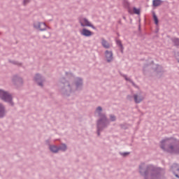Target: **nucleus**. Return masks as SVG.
Returning a JSON list of instances; mask_svg holds the SVG:
<instances>
[{"mask_svg": "<svg viewBox=\"0 0 179 179\" xmlns=\"http://www.w3.org/2000/svg\"><path fill=\"white\" fill-rule=\"evenodd\" d=\"M75 87L65 78L60 79V92L63 96H71V93L75 92H82L83 90V78L76 77L73 81Z\"/></svg>", "mask_w": 179, "mask_h": 179, "instance_id": "1", "label": "nucleus"}, {"mask_svg": "<svg viewBox=\"0 0 179 179\" xmlns=\"http://www.w3.org/2000/svg\"><path fill=\"white\" fill-rule=\"evenodd\" d=\"M139 173L144 179H162L163 169L152 164L145 166L143 163L138 166Z\"/></svg>", "mask_w": 179, "mask_h": 179, "instance_id": "2", "label": "nucleus"}, {"mask_svg": "<svg viewBox=\"0 0 179 179\" xmlns=\"http://www.w3.org/2000/svg\"><path fill=\"white\" fill-rule=\"evenodd\" d=\"M160 148L164 152L179 156V140L176 138H167L162 140Z\"/></svg>", "mask_w": 179, "mask_h": 179, "instance_id": "3", "label": "nucleus"}, {"mask_svg": "<svg viewBox=\"0 0 179 179\" xmlns=\"http://www.w3.org/2000/svg\"><path fill=\"white\" fill-rule=\"evenodd\" d=\"M101 111H103L101 106H98L95 110V113H96L99 117V120L96 121V134L98 136H100L101 132L110 125V120H108L107 115Z\"/></svg>", "mask_w": 179, "mask_h": 179, "instance_id": "4", "label": "nucleus"}, {"mask_svg": "<svg viewBox=\"0 0 179 179\" xmlns=\"http://www.w3.org/2000/svg\"><path fill=\"white\" fill-rule=\"evenodd\" d=\"M0 99L6 103H8L10 106H13V98L12 94L8 92V91L0 89Z\"/></svg>", "mask_w": 179, "mask_h": 179, "instance_id": "5", "label": "nucleus"}, {"mask_svg": "<svg viewBox=\"0 0 179 179\" xmlns=\"http://www.w3.org/2000/svg\"><path fill=\"white\" fill-rule=\"evenodd\" d=\"M79 23L80 24V26L82 27H92L94 30H96V27L93 25L87 18H80L79 19Z\"/></svg>", "mask_w": 179, "mask_h": 179, "instance_id": "6", "label": "nucleus"}, {"mask_svg": "<svg viewBox=\"0 0 179 179\" xmlns=\"http://www.w3.org/2000/svg\"><path fill=\"white\" fill-rule=\"evenodd\" d=\"M170 171L173 173V174L176 177V178H179V164L177 163L173 164L170 167Z\"/></svg>", "mask_w": 179, "mask_h": 179, "instance_id": "7", "label": "nucleus"}, {"mask_svg": "<svg viewBox=\"0 0 179 179\" xmlns=\"http://www.w3.org/2000/svg\"><path fill=\"white\" fill-rule=\"evenodd\" d=\"M34 79L35 82L37 83L38 86L43 87V83L44 80H45L44 77L41 76L40 73H36Z\"/></svg>", "mask_w": 179, "mask_h": 179, "instance_id": "8", "label": "nucleus"}, {"mask_svg": "<svg viewBox=\"0 0 179 179\" xmlns=\"http://www.w3.org/2000/svg\"><path fill=\"white\" fill-rule=\"evenodd\" d=\"M13 83L15 86L19 87L23 85V78H22V77H19V76H13Z\"/></svg>", "mask_w": 179, "mask_h": 179, "instance_id": "9", "label": "nucleus"}, {"mask_svg": "<svg viewBox=\"0 0 179 179\" xmlns=\"http://www.w3.org/2000/svg\"><path fill=\"white\" fill-rule=\"evenodd\" d=\"M144 99L145 96L141 93L134 94V100L136 104H139V103L143 101Z\"/></svg>", "mask_w": 179, "mask_h": 179, "instance_id": "10", "label": "nucleus"}, {"mask_svg": "<svg viewBox=\"0 0 179 179\" xmlns=\"http://www.w3.org/2000/svg\"><path fill=\"white\" fill-rule=\"evenodd\" d=\"M34 27L35 29H39L41 31H44L46 30L47 25L44 22H35L34 23Z\"/></svg>", "mask_w": 179, "mask_h": 179, "instance_id": "11", "label": "nucleus"}, {"mask_svg": "<svg viewBox=\"0 0 179 179\" xmlns=\"http://www.w3.org/2000/svg\"><path fill=\"white\" fill-rule=\"evenodd\" d=\"M81 36H84V37H91V36H93V32L86 28H83L80 31Z\"/></svg>", "mask_w": 179, "mask_h": 179, "instance_id": "12", "label": "nucleus"}, {"mask_svg": "<svg viewBox=\"0 0 179 179\" xmlns=\"http://www.w3.org/2000/svg\"><path fill=\"white\" fill-rule=\"evenodd\" d=\"M152 68V70L154 71V72H156V73L157 75H159V73H162L163 72V67L161 65L153 64Z\"/></svg>", "mask_w": 179, "mask_h": 179, "instance_id": "13", "label": "nucleus"}, {"mask_svg": "<svg viewBox=\"0 0 179 179\" xmlns=\"http://www.w3.org/2000/svg\"><path fill=\"white\" fill-rule=\"evenodd\" d=\"M6 116V108L5 106L0 103V120Z\"/></svg>", "mask_w": 179, "mask_h": 179, "instance_id": "14", "label": "nucleus"}, {"mask_svg": "<svg viewBox=\"0 0 179 179\" xmlns=\"http://www.w3.org/2000/svg\"><path fill=\"white\" fill-rule=\"evenodd\" d=\"M105 57L107 62H111L113 61V52L110 50H106Z\"/></svg>", "mask_w": 179, "mask_h": 179, "instance_id": "15", "label": "nucleus"}, {"mask_svg": "<svg viewBox=\"0 0 179 179\" xmlns=\"http://www.w3.org/2000/svg\"><path fill=\"white\" fill-rule=\"evenodd\" d=\"M123 5H124V8H126V9H128L129 13L132 15L133 13H132V10H131L129 2H128V1H127V0H124V1H123Z\"/></svg>", "mask_w": 179, "mask_h": 179, "instance_id": "16", "label": "nucleus"}, {"mask_svg": "<svg viewBox=\"0 0 179 179\" xmlns=\"http://www.w3.org/2000/svg\"><path fill=\"white\" fill-rule=\"evenodd\" d=\"M49 149L52 153H58L59 152L58 146L54 145H49Z\"/></svg>", "mask_w": 179, "mask_h": 179, "instance_id": "17", "label": "nucleus"}, {"mask_svg": "<svg viewBox=\"0 0 179 179\" xmlns=\"http://www.w3.org/2000/svg\"><path fill=\"white\" fill-rule=\"evenodd\" d=\"M101 45L103 48L108 49L110 48V43L104 38H101Z\"/></svg>", "mask_w": 179, "mask_h": 179, "instance_id": "18", "label": "nucleus"}, {"mask_svg": "<svg viewBox=\"0 0 179 179\" xmlns=\"http://www.w3.org/2000/svg\"><path fill=\"white\" fill-rule=\"evenodd\" d=\"M163 3V1L162 0H153L152 1V6L154 8H157V6H160Z\"/></svg>", "mask_w": 179, "mask_h": 179, "instance_id": "19", "label": "nucleus"}, {"mask_svg": "<svg viewBox=\"0 0 179 179\" xmlns=\"http://www.w3.org/2000/svg\"><path fill=\"white\" fill-rule=\"evenodd\" d=\"M116 44L117 47H119L120 52H124V46L122 45V42H121V40H116Z\"/></svg>", "mask_w": 179, "mask_h": 179, "instance_id": "20", "label": "nucleus"}, {"mask_svg": "<svg viewBox=\"0 0 179 179\" xmlns=\"http://www.w3.org/2000/svg\"><path fill=\"white\" fill-rule=\"evenodd\" d=\"M171 41L173 43L175 47H179V38H172Z\"/></svg>", "mask_w": 179, "mask_h": 179, "instance_id": "21", "label": "nucleus"}, {"mask_svg": "<svg viewBox=\"0 0 179 179\" xmlns=\"http://www.w3.org/2000/svg\"><path fill=\"white\" fill-rule=\"evenodd\" d=\"M152 17L155 22V24L157 26V24H159V18L157 17V15H156V13L155 12L152 13Z\"/></svg>", "mask_w": 179, "mask_h": 179, "instance_id": "22", "label": "nucleus"}, {"mask_svg": "<svg viewBox=\"0 0 179 179\" xmlns=\"http://www.w3.org/2000/svg\"><path fill=\"white\" fill-rule=\"evenodd\" d=\"M59 150H62V152H65L66 150V145L65 143H62L59 147Z\"/></svg>", "mask_w": 179, "mask_h": 179, "instance_id": "23", "label": "nucleus"}, {"mask_svg": "<svg viewBox=\"0 0 179 179\" xmlns=\"http://www.w3.org/2000/svg\"><path fill=\"white\" fill-rule=\"evenodd\" d=\"M10 64H13V65H17V66H22V63H20L17 61H15V60H8Z\"/></svg>", "mask_w": 179, "mask_h": 179, "instance_id": "24", "label": "nucleus"}, {"mask_svg": "<svg viewBox=\"0 0 179 179\" xmlns=\"http://www.w3.org/2000/svg\"><path fill=\"white\" fill-rule=\"evenodd\" d=\"M109 118L111 122H115V121H117V117H115V115L113 114L109 115Z\"/></svg>", "mask_w": 179, "mask_h": 179, "instance_id": "25", "label": "nucleus"}, {"mask_svg": "<svg viewBox=\"0 0 179 179\" xmlns=\"http://www.w3.org/2000/svg\"><path fill=\"white\" fill-rule=\"evenodd\" d=\"M133 10H134V13H135V15H141V9L136 8V7H134Z\"/></svg>", "mask_w": 179, "mask_h": 179, "instance_id": "26", "label": "nucleus"}, {"mask_svg": "<svg viewBox=\"0 0 179 179\" xmlns=\"http://www.w3.org/2000/svg\"><path fill=\"white\" fill-rule=\"evenodd\" d=\"M131 152H120V155L122 156L123 157H127Z\"/></svg>", "mask_w": 179, "mask_h": 179, "instance_id": "27", "label": "nucleus"}, {"mask_svg": "<svg viewBox=\"0 0 179 179\" xmlns=\"http://www.w3.org/2000/svg\"><path fill=\"white\" fill-rule=\"evenodd\" d=\"M120 128H122V129H128V126H127V124H121L120 125Z\"/></svg>", "mask_w": 179, "mask_h": 179, "instance_id": "28", "label": "nucleus"}, {"mask_svg": "<svg viewBox=\"0 0 179 179\" xmlns=\"http://www.w3.org/2000/svg\"><path fill=\"white\" fill-rule=\"evenodd\" d=\"M148 66H149L148 64L144 65L143 68V71L144 75H146V68H148Z\"/></svg>", "mask_w": 179, "mask_h": 179, "instance_id": "29", "label": "nucleus"}, {"mask_svg": "<svg viewBox=\"0 0 179 179\" xmlns=\"http://www.w3.org/2000/svg\"><path fill=\"white\" fill-rule=\"evenodd\" d=\"M127 100H129V101H132V100L134 99V95L133 96L127 95Z\"/></svg>", "mask_w": 179, "mask_h": 179, "instance_id": "30", "label": "nucleus"}, {"mask_svg": "<svg viewBox=\"0 0 179 179\" xmlns=\"http://www.w3.org/2000/svg\"><path fill=\"white\" fill-rule=\"evenodd\" d=\"M123 78H124L125 80H127V82H131V78H128L127 75H123Z\"/></svg>", "mask_w": 179, "mask_h": 179, "instance_id": "31", "label": "nucleus"}, {"mask_svg": "<svg viewBox=\"0 0 179 179\" xmlns=\"http://www.w3.org/2000/svg\"><path fill=\"white\" fill-rule=\"evenodd\" d=\"M30 2V0H24L23 3L24 6L27 5Z\"/></svg>", "mask_w": 179, "mask_h": 179, "instance_id": "32", "label": "nucleus"}, {"mask_svg": "<svg viewBox=\"0 0 179 179\" xmlns=\"http://www.w3.org/2000/svg\"><path fill=\"white\" fill-rule=\"evenodd\" d=\"M130 83H131V85H133L134 86H136V85H135V83H134V81L133 80H131V81H129Z\"/></svg>", "mask_w": 179, "mask_h": 179, "instance_id": "33", "label": "nucleus"}, {"mask_svg": "<svg viewBox=\"0 0 179 179\" xmlns=\"http://www.w3.org/2000/svg\"><path fill=\"white\" fill-rule=\"evenodd\" d=\"M46 143H50V141H49V140H47V141H46Z\"/></svg>", "mask_w": 179, "mask_h": 179, "instance_id": "34", "label": "nucleus"}, {"mask_svg": "<svg viewBox=\"0 0 179 179\" xmlns=\"http://www.w3.org/2000/svg\"><path fill=\"white\" fill-rule=\"evenodd\" d=\"M123 19H124V20H127V17H125V16H123Z\"/></svg>", "mask_w": 179, "mask_h": 179, "instance_id": "35", "label": "nucleus"}, {"mask_svg": "<svg viewBox=\"0 0 179 179\" xmlns=\"http://www.w3.org/2000/svg\"><path fill=\"white\" fill-rule=\"evenodd\" d=\"M138 30H139V31H141V26H139V27H138Z\"/></svg>", "mask_w": 179, "mask_h": 179, "instance_id": "36", "label": "nucleus"}, {"mask_svg": "<svg viewBox=\"0 0 179 179\" xmlns=\"http://www.w3.org/2000/svg\"><path fill=\"white\" fill-rule=\"evenodd\" d=\"M44 28V27H41V29H43Z\"/></svg>", "mask_w": 179, "mask_h": 179, "instance_id": "37", "label": "nucleus"}, {"mask_svg": "<svg viewBox=\"0 0 179 179\" xmlns=\"http://www.w3.org/2000/svg\"><path fill=\"white\" fill-rule=\"evenodd\" d=\"M178 62H179V60H178Z\"/></svg>", "mask_w": 179, "mask_h": 179, "instance_id": "38", "label": "nucleus"}]
</instances>
